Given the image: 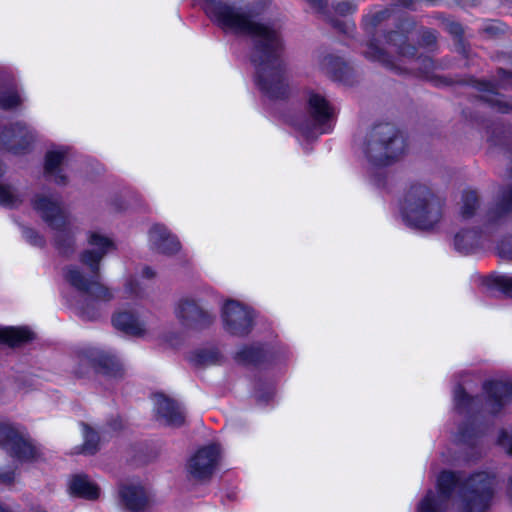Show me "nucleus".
I'll list each match as a JSON object with an SVG mask.
<instances>
[{
    "label": "nucleus",
    "mask_w": 512,
    "mask_h": 512,
    "mask_svg": "<svg viewBox=\"0 0 512 512\" xmlns=\"http://www.w3.org/2000/svg\"><path fill=\"white\" fill-rule=\"evenodd\" d=\"M125 291L137 297H140L143 293V289L140 287L138 280L134 277H131L125 284Z\"/></svg>",
    "instance_id": "c9c22d12"
},
{
    "label": "nucleus",
    "mask_w": 512,
    "mask_h": 512,
    "mask_svg": "<svg viewBox=\"0 0 512 512\" xmlns=\"http://www.w3.org/2000/svg\"><path fill=\"white\" fill-rule=\"evenodd\" d=\"M499 443L508 453L512 454V430L502 432L499 437Z\"/></svg>",
    "instance_id": "e433bc0d"
},
{
    "label": "nucleus",
    "mask_w": 512,
    "mask_h": 512,
    "mask_svg": "<svg viewBox=\"0 0 512 512\" xmlns=\"http://www.w3.org/2000/svg\"><path fill=\"white\" fill-rule=\"evenodd\" d=\"M449 30L451 33H453L455 35H460L462 33V27L458 23H451L449 25Z\"/></svg>",
    "instance_id": "58836bf2"
},
{
    "label": "nucleus",
    "mask_w": 512,
    "mask_h": 512,
    "mask_svg": "<svg viewBox=\"0 0 512 512\" xmlns=\"http://www.w3.org/2000/svg\"><path fill=\"white\" fill-rule=\"evenodd\" d=\"M483 237L475 229L460 230L454 237V247L461 253L469 254L482 246Z\"/></svg>",
    "instance_id": "412c9836"
},
{
    "label": "nucleus",
    "mask_w": 512,
    "mask_h": 512,
    "mask_svg": "<svg viewBox=\"0 0 512 512\" xmlns=\"http://www.w3.org/2000/svg\"><path fill=\"white\" fill-rule=\"evenodd\" d=\"M485 30L487 33L492 34V35H495L498 32L503 31V29L499 25L494 24V23L487 25Z\"/></svg>",
    "instance_id": "4c0bfd02"
},
{
    "label": "nucleus",
    "mask_w": 512,
    "mask_h": 512,
    "mask_svg": "<svg viewBox=\"0 0 512 512\" xmlns=\"http://www.w3.org/2000/svg\"><path fill=\"white\" fill-rule=\"evenodd\" d=\"M112 322L116 329L122 330L129 335L143 336L147 331L146 323L130 312L117 313L113 317Z\"/></svg>",
    "instance_id": "6ab92c4d"
},
{
    "label": "nucleus",
    "mask_w": 512,
    "mask_h": 512,
    "mask_svg": "<svg viewBox=\"0 0 512 512\" xmlns=\"http://www.w3.org/2000/svg\"><path fill=\"white\" fill-rule=\"evenodd\" d=\"M405 142L391 124L375 126L366 141L365 153L377 165H387L403 154Z\"/></svg>",
    "instance_id": "6e6552de"
},
{
    "label": "nucleus",
    "mask_w": 512,
    "mask_h": 512,
    "mask_svg": "<svg viewBox=\"0 0 512 512\" xmlns=\"http://www.w3.org/2000/svg\"><path fill=\"white\" fill-rule=\"evenodd\" d=\"M262 358V350L258 346L243 347L237 352V359L243 363H257Z\"/></svg>",
    "instance_id": "c85d7f7f"
},
{
    "label": "nucleus",
    "mask_w": 512,
    "mask_h": 512,
    "mask_svg": "<svg viewBox=\"0 0 512 512\" xmlns=\"http://www.w3.org/2000/svg\"><path fill=\"white\" fill-rule=\"evenodd\" d=\"M202 5L210 20L222 30L253 40L251 59L261 90L270 98H285L289 84L280 59L281 39L276 28L258 20L263 6L248 0H203Z\"/></svg>",
    "instance_id": "f257e3e1"
},
{
    "label": "nucleus",
    "mask_w": 512,
    "mask_h": 512,
    "mask_svg": "<svg viewBox=\"0 0 512 512\" xmlns=\"http://www.w3.org/2000/svg\"><path fill=\"white\" fill-rule=\"evenodd\" d=\"M510 252H512V250Z\"/></svg>",
    "instance_id": "de8ad7c7"
},
{
    "label": "nucleus",
    "mask_w": 512,
    "mask_h": 512,
    "mask_svg": "<svg viewBox=\"0 0 512 512\" xmlns=\"http://www.w3.org/2000/svg\"><path fill=\"white\" fill-rule=\"evenodd\" d=\"M454 401L455 406L459 411H463L466 408L473 406L475 399L469 397L461 387H457L454 390Z\"/></svg>",
    "instance_id": "2f4dec72"
},
{
    "label": "nucleus",
    "mask_w": 512,
    "mask_h": 512,
    "mask_svg": "<svg viewBox=\"0 0 512 512\" xmlns=\"http://www.w3.org/2000/svg\"><path fill=\"white\" fill-rule=\"evenodd\" d=\"M34 208L53 231V239L58 250L65 255L72 253L75 237L80 231L78 220L62 208L58 198L44 194L36 196Z\"/></svg>",
    "instance_id": "39448f33"
},
{
    "label": "nucleus",
    "mask_w": 512,
    "mask_h": 512,
    "mask_svg": "<svg viewBox=\"0 0 512 512\" xmlns=\"http://www.w3.org/2000/svg\"><path fill=\"white\" fill-rule=\"evenodd\" d=\"M480 207V197L476 190L463 192L460 204V216L464 219L472 218Z\"/></svg>",
    "instance_id": "a878e982"
},
{
    "label": "nucleus",
    "mask_w": 512,
    "mask_h": 512,
    "mask_svg": "<svg viewBox=\"0 0 512 512\" xmlns=\"http://www.w3.org/2000/svg\"><path fill=\"white\" fill-rule=\"evenodd\" d=\"M22 99L16 88H6L2 91V109H11L19 106Z\"/></svg>",
    "instance_id": "c756f323"
},
{
    "label": "nucleus",
    "mask_w": 512,
    "mask_h": 512,
    "mask_svg": "<svg viewBox=\"0 0 512 512\" xmlns=\"http://www.w3.org/2000/svg\"><path fill=\"white\" fill-rule=\"evenodd\" d=\"M465 438H466V435H465V433L463 432V433L461 434V440H463V441H464V440H465Z\"/></svg>",
    "instance_id": "49530a36"
},
{
    "label": "nucleus",
    "mask_w": 512,
    "mask_h": 512,
    "mask_svg": "<svg viewBox=\"0 0 512 512\" xmlns=\"http://www.w3.org/2000/svg\"><path fill=\"white\" fill-rule=\"evenodd\" d=\"M319 65L324 73L336 79H341L345 75L346 63L338 56L332 54L324 55Z\"/></svg>",
    "instance_id": "393cba45"
},
{
    "label": "nucleus",
    "mask_w": 512,
    "mask_h": 512,
    "mask_svg": "<svg viewBox=\"0 0 512 512\" xmlns=\"http://www.w3.org/2000/svg\"><path fill=\"white\" fill-rule=\"evenodd\" d=\"M310 6L319 13L325 20L331 22L333 26L337 27L339 31L345 34H351L355 25L348 21H335L330 15L329 5L327 0H307Z\"/></svg>",
    "instance_id": "5701e85b"
},
{
    "label": "nucleus",
    "mask_w": 512,
    "mask_h": 512,
    "mask_svg": "<svg viewBox=\"0 0 512 512\" xmlns=\"http://www.w3.org/2000/svg\"><path fill=\"white\" fill-rule=\"evenodd\" d=\"M222 318L226 330L233 335H246L252 328L251 311L237 301L229 300L224 304Z\"/></svg>",
    "instance_id": "9b49d317"
},
{
    "label": "nucleus",
    "mask_w": 512,
    "mask_h": 512,
    "mask_svg": "<svg viewBox=\"0 0 512 512\" xmlns=\"http://www.w3.org/2000/svg\"><path fill=\"white\" fill-rule=\"evenodd\" d=\"M442 203L424 184H413L407 190L403 204L404 221L415 228L428 230L442 219Z\"/></svg>",
    "instance_id": "423d86ee"
},
{
    "label": "nucleus",
    "mask_w": 512,
    "mask_h": 512,
    "mask_svg": "<svg viewBox=\"0 0 512 512\" xmlns=\"http://www.w3.org/2000/svg\"><path fill=\"white\" fill-rule=\"evenodd\" d=\"M98 366L104 374L110 377L117 378L121 377L123 374L122 366L118 359H116L114 356H101L100 359L98 360Z\"/></svg>",
    "instance_id": "cd10ccee"
},
{
    "label": "nucleus",
    "mask_w": 512,
    "mask_h": 512,
    "mask_svg": "<svg viewBox=\"0 0 512 512\" xmlns=\"http://www.w3.org/2000/svg\"><path fill=\"white\" fill-rule=\"evenodd\" d=\"M496 478L488 472H478L465 481L449 471L440 474L435 494L429 491L420 502L418 512H446L447 501L457 491L455 505L458 512H485L494 496Z\"/></svg>",
    "instance_id": "f03ea898"
},
{
    "label": "nucleus",
    "mask_w": 512,
    "mask_h": 512,
    "mask_svg": "<svg viewBox=\"0 0 512 512\" xmlns=\"http://www.w3.org/2000/svg\"><path fill=\"white\" fill-rule=\"evenodd\" d=\"M2 206L14 207L20 203L16 190L8 185L2 184Z\"/></svg>",
    "instance_id": "473e14b6"
},
{
    "label": "nucleus",
    "mask_w": 512,
    "mask_h": 512,
    "mask_svg": "<svg viewBox=\"0 0 512 512\" xmlns=\"http://www.w3.org/2000/svg\"><path fill=\"white\" fill-rule=\"evenodd\" d=\"M220 457L216 444H209L196 451L187 464L189 475L198 480L209 478L215 471Z\"/></svg>",
    "instance_id": "9d476101"
},
{
    "label": "nucleus",
    "mask_w": 512,
    "mask_h": 512,
    "mask_svg": "<svg viewBox=\"0 0 512 512\" xmlns=\"http://www.w3.org/2000/svg\"><path fill=\"white\" fill-rule=\"evenodd\" d=\"M68 488L71 495L88 500L97 499L100 494L99 487L83 475L72 477Z\"/></svg>",
    "instance_id": "aec40b11"
},
{
    "label": "nucleus",
    "mask_w": 512,
    "mask_h": 512,
    "mask_svg": "<svg viewBox=\"0 0 512 512\" xmlns=\"http://www.w3.org/2000/svg\"><path fill=\"white\" fill-rule=\"evenodd\" d=\"M222 355L214 347L195 350L189 357L190 362L195 366L206 367L219 363Z\"/></svg>",
    "instance_id": "b1692460"
},
{
    "label": "nucleus",
    "mask_w": 512,
    "mask_h": 512,
    "mask_svg": "<svg viewBox=\"0 0 512 512\" xmlns=\"http://www.w3.org/2000/svg\"><path fill=\"white\" fill-rule=\"evenodd\" d=\"M2 343L17 346L31 339V332L26 328L2 327Z\"/></svg>",
    "instance_id": "bb28decb"
},
{
    "label": "nucleus",
    "mask_w": 512,
    "mask_h": 512,
    "mask_svg": "<svg viewBox=\"0 0 512 512\" xmlns=\"http://www.w3.org/2000/svg\"><path fill=\"white\" fill-rule=\"evenodd\" d=\"M407 36L393 31L385 37L384 46L377 41H370L364 56L382 66L398 73H417L428 77L434 69V63L429 57H415L416 48L406 45Z\"/></svg>",
    "instance_id": "20e7f679"
},
{
    "label": "nucleus",
    "mask_w": 512,
    "mask_h": 512,
    "mask_svg": "<svg viewBox=\"0 0 512 512\" xmlns=\"http://www.w3.org/2000/svg\"><path fill=\"white\" fill-rule=\"evenodd\" d=\"M33 141V132L20 123H16L9 129L2 131V149L5 148L14 153L26 151Z\"/></svg>",
    "instance_id": "f8f14e48"
},
{
    "label": "nucleus",
    "mask_w": 512,
    "mask_h": 512,
    "mask_svg": "<svg viewBox=\"0 0 512 512\" xmlns=\"http://www.w3.org/2000/svg\"><path fill=\"white\" fill-rule=\"evenodd\" d=\"M83 315H84L85 317H87L88 319H93V318H94V316H93V315H90V314L88 313V311H86V310H84V311H83Z\"/></svg>",
    "instance_id": "a18cd8bd"
},
{
    "label": "nucleus",
    "mask_w": 512,
    "mask_h": 512,
    "mask_svg": "<svg viewBox=\"0 0 512 512\" xmlns=\"http://www.w3.org/2000/svg\"><path fill=\"white\" fill-rule=\"evenodd\" d=\"M502 4L512 6V0H500Z\"/></svg>",
    "instance_id": "c03bdc74"
},
{
    "label": "nucleus",
    "mask_w": 512,
    "mask_h": 512,
    "mask_svg": "<svg viewBox=\"0 0 512 512\" xmlns=\"http://www.w3.org/2000/svg\"><path fill=\"white\" fill-rule=\"evenodd\" d=\"M399 2L404 6H410L413 3V0H399Z\"/></svg>",
    "instance_id": "37998d69"
},
{
    "label": "nucleus",
    "mask_w": 512,
    "mask_h": 512,
    "mask_svg": "<svg viewBox=\"0 0 512 512\" xmlns=\"http://www.w3.org/2000/svg\"><path fill=\"white\" fill-rule=\"evenodd\" d=\"M332 7L336 14L345 16L353 13L357 6L350 0H337Z\"/></svg>",
    "instance_id": "72a5a7b5"
},
{
    "label": "nucleus",
    "mask_w": 512,
    "mask_h": 512,
    "mask_svg": "<svg viewBox=\"0 0 512 512\" xmlns=\"http://www.w3.org/2000/svg\"><path fill=\"white\" fill-rule=\"evenodd\" d=\"M84 432V444H83V452L87 454H93L97 450V444L99 441V437L95 431L89 428L87 425H83Z\"/></svg>",
    "instance_id": "7c9ffc66"
},
{
    "label": "nucleus",
    "mask_w": 512,
    "mask_h": 512,
    "mask_svg": "<svg viewBox=\"0 0 512 512\" xmlns=\"http://www.w3.org/2000/svg\"><path fill=\"white\" fill-rule=\"evenodd\" d=\"M155 275L154 271L150 267H145L142 270V276L145 278H153Z\"/></svg>",
    "instance_id": "a19ab883"
},
{
    "label": "nucleus",
    "mask_w": 512,
    "mask_h": 512,
    "mask_svg": "<svg viewBox=\"0 0 512 512\" xmlns=\"http://www.w3.org/2000/svg\"><path fill=\"white\" fill-rule=\"evenodd\" d=\"M120 495L125 506L132 511H143L151 504L150 494L141 484L123 486Z\"/></svg>",
    "instance_id": "f3484780"
},
{
    "label": "nucleus",
    "mask_w": 512,
    "mask_h": 512,
    "mask_svg": "<svg viewBox=\"0 0 512 512\" xmlns=\"http://www.w3.org/2000/svg\"><path fill=\"white\" fill-rule=\"evenodd\" d=\"M506 494H507V497L512 505V475H511V478L509 480V484H508V487H507V491H506Z\"/></svg>",
    "instance_id": "79ce46f5"
},
{
    "label": "nucleus",
    "mask_w": 512,
    "mask_h": 512,
    "mask_svg": "<svg viewBox=\"0 0 512 512\" xmlns=\"http://www.w3.org/2000/svg\"><path fill=\"white\" fill-rule=\"evenodd\" d=\"M151 247L159 253L172 255L180 250V242L168 229L161 225H154L149 231Z\"/></svg>",
    "instance_id": "2eb2a0df"
},
{
    "label": "nucleus",
    "mask_w": 512,
    "mask_h": 512,
    "mask_svg": "<svg viewBox=\"0 0 512 512\" xmlns=\"http://www.w3.org/2000/svg\"><path fill=\"white\" fill-rule=\"evenodd\" d=\"M66 159V151L63 149L49 151L46 155L45 171L53 177L58 184H66L67 178L62 173V165Z\"/></svg>",
    "instance_id": "4be33fe9"
},
{
    "label": "nucleus",
    "mask_w": 512,
    "mask_h": 512,
    "mask_svg": "<svg viewBox=\"0 0 512 512\" xmlns=\"http://www.w3.org/2000/svg\"><path fill=\"white\" fill-rule=\"evenodd\" d=\"M89 248L82 252L81 261L89 267L90 276L83 274L77 266H68L64 269V279L78 291L98 300L109 301L112 292L99 281L100 262L110 251L115 249L113 240L101 230H90L87 233Z\"/></svg>",
    "instance_id": "7ed1b4c3"
},
{
    "label": "nucleus",
    "mask_w": 512,
    "mask_h": 512,
    "mask_svg": "<svg viewBox=\"0 0 512 512\" xmlns=\"http://www.w3.org/2000/svg\"><path fill=\"white\" fill-rule=\"evenodd\" d=\"M492 412H497L512 398V383L490 381L484 386Z\"/></svg>",
    "instance_id": "a211bd4d"
},
{
    "label": "nucleus",
    "mask_w": 512,
    "mask_h": 512,
    "mask_svg": "<svg viewBox=\"0 0 512 512\" xmlns=\"http://www.w3.org/2000/svg\"><path fill=\"white\" fill-rule=\"evenodd\" d=\"M2 453L10 459L12 469L2 472V486H12L17 470L24 463L37 462L43 453L27 433L20 427L2 422Z\"/></svg>",
    "instance_id": "0eeeda50"
},
{
    "label": "nucleus",
    "mask_w": 512,
    "mask_h": 512,
    "mask_svg": "<svg viewBox=\"0 0 512 512\" xmlns=\"http://www.w3.org/2000/svg\"><path fill=\"white\" fill-rule=\"evenodd\" d=\"M495 283L505 294L512 297V275L497 276Z\"/></svg>",
    "instance_id": "f704fd0d"
},
{
    "label": "nucleus",
    "mask_w": 512,
    "mask_h": 512,
    "mask_svg": "<svg viewBox=\"0 0 512 512\" xmlns=\"http://www.w3.org/2000/svg\"><path fill=\"white\" fill-rule=\"evenodd\" d=\"M154 403L156 415L160 422L172 427H179L184 424L185 414L177 402L162 394H157L154 397Z\"/></svg>",
    "instance_id": "ddd939ff"
},
{
    "label": "nucleus",
    "mask_w": 512,
    "mask_h": 512,
    "mask_svg": "<svg viewBox=\"0 0 512 512\" xmlns=\"http://www.w3.org/2000/svg\"><path fill=\"white\" fill-rule=\"evenodd\" d=\"M308 111L315 125L321 127L320 133L327 131L323 126L334 116V108L318 92H310L307 98Z\"/></svg>",
    "instance_id": "4468645a"
},
{
    "label": "nucleus",
    "mask_w": 512,
    "mask_h": 512,
    "mask_svg": "<svg viewBox=\"0 0 512 512\" xmlns=\"http://www.w3.org/2000/svg\"><path fill=\"white\" fill-rule=\"evenodd\" d=\"M174 314L182 327L199 330L213 322L214 317L191 297L180 298L174 306Z\"/></svg>",
    "instance_id": "1a4fd4ad"
},
{
    "label": "nucleus",
    "mask_w": 512,
    "mask_h": 512,
    "mask_svg": "<svg viewBox=\"0 0 512 512\" xmlns=\"http://www.w3.org/2000/svg\"><path fill=\"white\" fill-rule=\"evenodd\" d=\"M2 512H18V508L12 505H3L2 504ZM33 512H46L44 510H35Z\"/></svg>",
    "instance_id": "ea45409f"
},
{
    "label": "nucleus",
    "mask_w": 512,
    "mask_h": 512,
    "mask_svg": "<svg viewBox=\"0 0 512 512\" xmlns=\"http://www.w3.org/2000/svg\"><path fill=\"white\" fill-rule=\"evenodd\" d=\"M499 76L500 81L497 87L491 83H480L479 90L483 92V95H481V97L484 100L490 102L492 105H495L500 112L507 113L512 111V104L496 98V90L506 89L508 86L512 87V74L500 70Z\"/></svg>",
    "instance_id": "dca6fc26"
}]
</instances>
